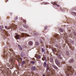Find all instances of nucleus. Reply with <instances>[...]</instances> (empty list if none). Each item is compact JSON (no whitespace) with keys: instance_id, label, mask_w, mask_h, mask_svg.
<instances>
[{"instance_id":"32","label":"nucleus","mask_w":76,"mask_h":76,"mask_svg":"<svg viewBox=\"0 0 76 76\" xmlns=\"http://www.w3.org/2000/svg\"><path fill=\"white\" fill-rule=\"evenodd\" d=\"M45 29H47V27L46 26H45Z\"/></svg>"},{"instance_id":"9","label":"nucleus","mask_w":76,"mask_h":76,"mask_svg":"<svg viewBox=\"0 0 76 76\" xmlns=\"http://www.w3.org/2000/svg\"><path fill=\"white\" fill-rule=\"evenodd\" d=\"M51 73H52L53 75H54L55 73V70H52L51 71Z\"/></svg>"},{"instance_id":"38","label":"nucleus","mask_w":76,"mask_h":76,"mask_svg":"<svg viewBox=\"0 0 76 76\" xmlns=\"http://www.w3.org/2000/svg\"><path fill=\"white\" fill-rule=\"evenodd\" d=\"M43 58H44V60H45L46 59V57H45V56Z\"/></svg>"},{"instance_id":"11","label":"nucleus","mask_w":76,"mask_h":76,"mask_svg":"<svg viewBox=\"0 0 76 76\" xmlns=\"http://www.w3.org/2000/svg\"><path fill=\"white\" fill-rule=\"evenodd\" d=\"M25 53L23 52L21 54V56L22 57H24L25 56Z\"/></svg>"},{"instance_id":"14","label":"nucleus","mask_w":76,"mask_h":76,"mask_svg":"<svg viewBox=\"0 0 76 76\" xmlns=\"http://www.w3.org/2000/svg\"><path fill=\"white\" fill-rule=\"evenodd\" d=\"M28 43L29 45H32V42L31 41H29Z\"/></svg>"},{"instance_id":"5","label":"nucleus","mask_w":76,"mask_h":76,"mask_svg":"<svg viewBox=\"0 0 76 76\" xmlns=\"http://www.w3.org/2000/svg\"><path fill=\"white\" fill-rule=\"evenodd\" d=\"M52 66L53 67H54V69H56V70H57L58 71L59 70V69L57 67V66H56L55 65H53Z\"/></svg>"},{"instance_id":"25","label":"nucleus","mask_w":76,"mask_h":76,"mask_svg":"<svg viewBox=\"0 0 76 76\" xmlns=\"http://www.w3.org/2000/svg\"><path fill=\"white\" fill-rule=\"evenodd\" d=\"M39 45V43L38 42H36V45H37V46H38Z\"/></svg>"},{"instance_id":"21","label":"nucleus","mask_w":76,"mask_h":76,"mask_svg":"<svg viewBox=\"0 0 76 76\" xmlns=\"http://www.w3.org/2000/svg\"><path fill=\"white\" fill-rule=\"evenodd\" d=\"M59 31H60L61 32H62L63 31V29L62 28H59Z\"/></svg>"},{"instance_id":"34","label":"nucleus","mask_w":76,"mask_h":76,"mask_svg":"<svg viewBox=\"0 0 76 76\" xmlns=\"http://www.w3.org/2000/svg\"><path fill=\"white\" fill-rule=\"evenodd\" d=\"M56 47L58 48V45H56Z\"/></svg>"},{"instance_id":"6","label":"nucleus","mask_w":76,"mask_h":76,"mask_svg":"<svg viewBox=\"0 0 76 76\" xmlns=\"http://www.w3.org/2000/svg\"><path fill=\"white\" fill-rule=\"evenodd\" d=\"M13 28H14V29H17V26L15 24H14L13 26Z\"/></svg>"},{"instance_id":"26","label":"nucleus","mask_w":76,"mask_h":76,"mask_svg":"<svg viewBox=\"0 0 76 76\" xmlns=\"http://www.w3.org/2000/svg\"><path fill=\"white\" fill-rule=\"evenodd\" d=\"M42 52H44V51H45V50H44V48H42Z\"/></svg>"},{"instance_id":"31","label":"nucleus","mask_w":76,"mask_h":76,"mask_svg":"<svg viewBox=\"0 0 76 76\" xmlns=\"http://www.w3.org/2000/svg\"><path fill=\"white\" fill-rule=\"evenodd\" d=\"M35 34L36 35H38V34L37 33H35Z\"/></svg>"},{"instance_id":"42","label":"nucleus","mask_w":76,"mask_h":76,"mask_svg":"<svg viewBox=\"0 0 76 76\" xmlns=\"http://www.w3.org/2000/svg\"><path fill=\"white\" fill-rule=\"evenodd\" d=\"M15 20H18V17H16V18Z\"/></svg>"},{"instance_id":"15","label":"nucleus","mask_w":76,"mask_h":76,"mask_svg":"<svg viewBox=\"0 0 76 76\" xmlns=\"http://www.w3.org/2000/svg\"><path fill=\"white\" fill-rule=\"evenodd\" d=\"M72 14L74 16H76V13L74 12H71Z\"/></svg>"},{"instance_id":"23","label":"nucleus","mask_w":76,"mask_h":76,"mask_svg":"<svg viewBox=\"0 0 76 76\" xmlns=\"http://www.w3.org/2000/svg\"><path fill=\"white\" fill-rule=\"evenodd\" d=\"M21 63H22V65H23L25 63V61H23Z\"/></svg>"},{"instance_id":"8","label":"nucleus","mask_w":76,"mask_h":76,"mask_svg":"<svg viewBox=\"0 0 76 76\" xmlns=\"http://www.w3.org/2000/svg\"><path fill=\"white\" fill-rule=\"evenodd\" d=\"M18 48L22 51V47H21V46H20V45H18Z\"/></svg>"},{"instance_id":"7","label":"nucleus","mask_w":76,"mask_h":76,"mask_svg":"<svg viewBox=\"0 0 76 76\" xmlns=\"http://www.w3.org/2000/svg\"><path fill=\"white\" fill-rule=\"evenodd\" d=\"M55 62L56 63V64L57 65H59L60 64V62L58 61V60L57 59H56L55 60Z\"/></svg>"},{"instance_id":"30","label":"nucleus","mask_w":76,"mask_h":76,"mask_svg":"<svg viewBox=\"0 0 76 76\" xmlns=\"http://www.w3.org/2000/svg\"><path fill=\"white\" fill-rule=\"evenodd\" d=\"M31 63H32V64H34L35 62H34V61H31Z\"/></svg>"},{"instance_id":"46","label":"nucleus","mask_w":76,"mask_h":76,"mask_svg":"<svg viewBox=\"0 0 76 76\" xmlns=\"http://www.w3.org/2000/svg\"><path fill=\"white\" fill-rule=\"evenodd\" d=\"M75 25H76V23H75Z\"/></svg>"},{"instance_id":"51","label":"nucleus","mask_w":76,"mask_h":76,"mask_svg":"<svg viewBox=\"0 0 76 76\" xmlns=\"http://www.w3.org/2000/svg\"><path fill=\"white\" fill-rule=\"evenodd\" d=\"M21 20H22V19H21Z\"/></svg>"},{"instance_id":"19","label":"nucleus","mask_w":76,"mask_h":76,"mask_svg":"<svg viewBox=\"0 0 76 76\" xmlns=\"http://www.w3.org/2000/svg\"><path fill=\"white\" fill-rule=\"evenodd\" d=\"M66 55L67 56H69V53L68 51H67L66 53Z\"/></svg>"},{"instance_id":"27","label":"nucleus","mask_w":76,"mask_h":76,"mask_svg":"<svg viewBox=\"0 0 76 76\" xmlns=\"http://www.w3.org/2000/svg\"><path fill=\"white\" fill-rule=\"evenodd\" d=\"M12 26H10L8 28V29H12Z\"/></svg>"},{"instance_id":"39","label":"nucleus","mask_w":76,"mask_h":76,"mask_svg":"<svg viewBox=\"0 0 76 76\" xmlns=\"http://www.w3.org/2000/svg\"><path fill=\"white\" fill-rule=\"evenodd\" d=\"M55 5H56L57 6H58V7H60V6H59L58 5H57V4H55Z\"/></svg>"},{"instance_id":"20","label":"nucleus","mask_w":76,"mask_h":76,"mask_svg":"<svg viewBox=\"0 0 76 76\" xmlns=\"http://www.w3.org/2000/svg\"><path fill=\"white\" fill-rule=\"evenodd\" d=\"M61 55H59L58 56V58H60L61 59Z\"/></svg>"},{"instance_id":"36","label":"nucleus","mask_w":76,"mask_h":76,"mask_svg":"<svg viewBox=\"0 0 76 76\" xmlns=\"http://www.w3.org/2000/svg\"><path fill=\"white\" fill-rule=\"evenodd\" d=\"M68 45H69V46H71V45L70 44H69V43H68Z\"/></svg>"},{"instance_id":"33","label":"nucleus","mask_w":76,"mask_h":76,"mask_svg":"<svg viewBox=\"0 0 76 76\" xmlns=\"http://www.w3.org/2000/svg\"><path fill=\"white\" fill-rule=\"evenodd\" d=\"M5 28H7V29H8V28H7V26H5Z\"/></svg>"},{"instance_id":"35","label":"nucleus","mask_w":76,"mask_h":76,"mask_svg":"<svg viewBox=\"0 0 76 76\" xmlns=\"http://www.w3.org/2000/svg\"><path fill=\"white\" fill-rule=\"evenodd\" d=\"M52 51L53 52H54L55 51L54 50H53V48H52Z\"/></svg>"},{"instance_id":"13","label":"nucleus","mask_w":76,"mask_h":76,"mask_svg":"<svg viewBox=\"0 0 76 76\" xmlns=\"http://www.w3.org/2000/svg\"><path fill=\"white\" fill-rule=\"evenodd\" d=\"M55 41H56V39H55L54 38H53L52 39L51 42H55Z\"/></svg>"},{"instance_id":"24","label":"nucleus","mask_w":76,"mask_h":76,"mask_svg":"<svg viewBox=\"0 0 76 76\" xmlns=\"http://www.w3.org/2000/svg\"><path fill=\"white\" fill-rule=\"evenodd\" d=\"M23 22L25 23V25H26V21L24 20H23Z\"/></svg>"},{"instance_id":"47","label":"nucleus","mask_w":76,"mask_h":76,"mask_svg":"<svg viewBox=\"0 0 76 76\" xmlns=\"http://www.w3.org/2000/svg\"><path fill=\"white\" fill-rule=\"evenodd\" d=\"M6 1H8V0H6Z\"/></svg>"},{"instance_id":"29","label":"nucleus","mask_w":76,"mask_h":76,"mask_svg":"<svg viewBox=\"0 0 76 76\" xmlns=\"http://www.w3.org/2000/svg\"><path fill=\"white\" fill-rule=\"evenodd\" d=\"M66 35H65H65H64V37H65V39H67V36H65Z\"/></svg>"},{"instance_id":"49","label":"nucleus","mask_w":76,"mask_h":76,"mask_svg":"<svg viewBox=\"0 0 76 76\" xmlns=\"http://www.w3.org/2000/svg\"><path fill=\"white\" fill-rule=\"evenodd\" d=\"M2 28H3V27H2Z\"/></svg>"},{"instance_id":"1","label":"nucleus","mask_w":76,"mask_h":76,"mask_svg":"<svg viewBox=\"0 0 76 76\" xmlns=\"http://www.w3.org/2000/svg\"><path fill=\"white\" fill-rule=\"evenodd\" d=\"M10 51L11 52V53H12V54H11V57L9 59V61L10 63H12V65L15 64V61L16 59L18 60V61L21 62L22 61V59L21 58H17L13 54V50L10 49Z\"/></svg>"},{"instance_id":"44","label":"nucleus","mask_w":76,"mask_h":76,"mask_svg":"<svg viewBox=\"0 0 76 76\" xmlns=\"http://www.w3.org/2000/svg\"><path fill=\"white\" fill-rule=\"evenodd\" d=\"M42 76H45V75H42Z\"/></svg>"},{"instance_id":"2","label":"nucleus","mask_w":76,"mask_h":76,"mask_svg":"<svg viewBox=\"0 0 76 76\" xmlns=\"http://www.w3.org/2000/svg\"><path fill=\"white\" fill-rule=\"evenodd\" d=\"M67 76H69L70 75H72L74 73V69L72 68V66H68L67 67V71L66 72Z\"/></svg>"},{"instance_id":"16","label":"nucleus","mask_w":76,"mask_h":76,"mask_svg":"<svg viewBox=\"0 0 76 76\" xmlns=\"http://www.w3.org/2000/svg\"><path fill=\"white\" fill-rule=\"evenodd\" d=\"M32 70H35V67L33 66L31 68Z\"/></svg>"},{"instance_id":"22","label":"nucleus","mask_w":76,"mask_h":76,"mask_svg":"<svg viewBox=\"0 0 76 76\" xmlns=\"http://www.w3.org/2000/svg\"><path fill=\"white\" fill-rule=\"evenodd\" d=\"M4 58H7V55H6V54H4Z\"/></svg>"},{"instance_id":"28","label":"nucleus","mask_w":76,"mask_h":76,"mask_svg":"<svg viewBox=\"0 0 76 76\" xmlns=\"http://www.w3.org/2000/svg\"><path fill=\"white\" fill-rule=\"evenodd\" d=\"M50 62H51V63H53V59H50Z\"/></svg>"},{"instance_id":"3","label":"nucleus","mask_w":76,"mask_h":76,"mask_svg":"<svg viewBox=\"0 0 76 76\" xmlns=\"http://www.w3.org/2000/svg\"><path fill=\"white\" fill-rule=\"evenodd\" d=\"M28 35L26 34L22 33L21 34V36L19 35H16L15 36V38H16V39H20V37H25V36H28Z\"/></svg>"},{"instance_id":"10","label":"nucleus","mask_w":76,"mask_h":76,"mask_svg":"<svg viewBox=\"0 0 76 76\" xmlns=\"http://www.w3.org/2000/svg\"><path fill=\"white\" fill-rule=\"evenodd\" d=\"M36 57L38 58V59H39V58H41V56L40 55H37L36 56Z\"/></svg>"},{"instance_id":"43","label":"nucleus","mask_w":76,"mask_h":76,"mask_svg":"<svg viewBox=\"0 0 76 76\" xmlns=\"http://www.w3.org/2000/svg\"><path fill=\"white\" fill-rule=\"evenodd\" d=\"M56 6V5H53V7H54Z\"/></svg>"},{"instance_id":"48","label":"nucleus","mask_w":76,"mask_h":76,"mask_svg":"<svg viewBox=\"0 0 76 76\" xmlns=\"http://www.w3.org/2000/svg\"><path fill=\"white\" fill-rule=\"evenodd\" d=\"M74 35H76V33H75Z\"/></svg>"},{"instance_id":"12","label":"nucleus","mask_w":76,"mask_h":76,"mask_svg":"<svg viewBox=\"0 0 76 76\" xmlns=\"http://www.w3.org/2000/svg\"><path fill=\"white\" fill-rule=\"evenodd\" d=\"M55 37L57 39H58V35L57 34H55Z\"/></svg>"},{"instance_id":"41","label":"nucleus","mask_w":76,"mask_h":76,"mask_svg":"<svg viewBox=\"0 0 76 76\" xmlns=\"http://www.w3.org/2000/svg\"><path fill=\"white\" fill-rule=\"evenodd\" d=\"M0 28L1 29V30H2V29L1 28V26H0Z\"/></svg>"},{"instance_id":"45","label":"nucleus","mask_w":76,"mask_h":76,"mask_svg":"<svg viewBox=\"0 0 76 76\" xmlns=\"http://www.w3.org/2000/svg\"><path fill=\"white\" fill-rule=\"evenodd\" d=\"M7 74L8 75H9V73H7Z\"/></svg>"},{"instance_id":"40","label":"nucleus","mask_w":76,"mask_h":76,"mask_svg":"<svg viewBox=\"0 0 76 76\" xmlns=\"http://www.w3.org/2000/svg\"><path fill=\"white\" fill-rule=\"evenodd\" d=\"M72 34H71V35H69V37H72Z\"/></svg>"},{"instance_id":"4","label":"nucleus","mask_w":76,"mask_h":76,"mask_svg":"<svg viewBox=\"0 0 76 76\" xmlns=\"http://www.w3.org/2000/svg\"><path fill=\"white\" fill-rule=\"evenodd\" d=\"M43 66L45 67L46 66V72H48V70H50V69H49V67H48V65H47V64L46 62H45L43 64Z\"/></svg>"},{"instance_id":"18","label":"nucleus","mask_w":76,"mask_h":76,"mask_svg":"<svg viewBox=\"0 0 76 76\" xmlns=\"http://www.w3.org/2000/svg\"><path fill=\"white\" fill-rule=\"evenodd\" d=\"M23 26L24 27V28H28V26L26 25H24Z\"/></svg>"},{"instance_id":"37","label":"nucleus","mask_w":76,"mask_h":76,"mask_svg":"<svg viewBox=\"0 0 76 76\" xmlns=\"http://www.w3.org/2000/svg\"><path fill=\"white\" fill-rule=\"evenodd\" d=\"M42 60H43V61H44V60H45V59H44V58H42Z\"/></svg>"},{"instance_id":"50","label":"nucleus","mask_w":76,"mask_h":76,"mask_svg":"<svg viewBox=\"0 0 76 76\" xmlns=\"http://www.w3.org/2000/svg\"><path fill=\"white\" fill-rule=\"evenodd\" d=\"M6 34H7V33H6Z\"/></svg>"},{"instance_id":"17","label":"nucleus","mask_w":76,"mask_h":76,"mask_svg":"<svg viewBox=\"0 0 76 76\" xmlns=\"http://www.w3.org/2000/svg\"><path fill=\"white\" fill-rule=\"evenodd\" d=\"M74 60L73 59H71L69 61V63H73V62Z\"/></svg>"}]
</instances>
